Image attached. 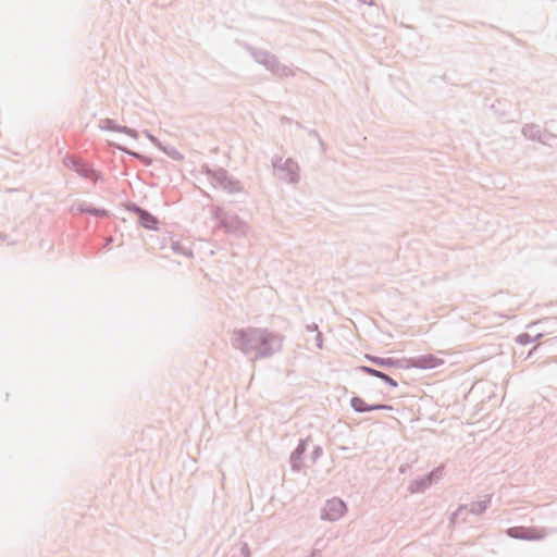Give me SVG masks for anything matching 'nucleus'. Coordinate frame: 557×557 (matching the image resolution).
<instances>
[{
    "label": "nucleus",
    "mask_w": 557,
    "mask_h": 557,
    "mask_svg": "<svg viewBox=\"0 0 557 557\" xmlns=\"http://www.w3.org/2000/svg\"><path fill=\"white\" fill-rule=\"evenodd\" d=\"M284 336L265 327L235 330L231 336L233 348L253 360L270 358L282 350Z\"/></svg>",
    "instance_id": "1"
},
{
    "label": "nucleus",
    "mask_w": 557,
    "mask_h": 557,
    "mask_svg": "<svg viewBox=\"0 0 557 557\" xmlns=\"http://www.w3.org/2000/svg\"><path fill=\"white\" fill-rule=\"evenodd\" d=\"M245 47L251 58L273 75L281 78L295 76V71L290 66L282 64L278 58L269 50L259 49L250 45Z\"/></svg>",
    "instance_id": "2"
},
{
    "label": "nucleus",
    "mask_w": 557,
    "mask_h": 557,
    "mask_svg": "<svg viewBox=\"0 0 557 557\" xmlns=\"http://www.w3.org/2000/svg\"><path fill=\"white\" fill-rule=\"evenodd\" d=\"M212 214L219 221L220 227H222L225 233L238 238L246 237L248 235V224L237 214L230 213L221 207H214L212 209Z\"/></svg>",
    "instance_id": "3"
},
{
    "label": "nucleus",
    "mask_w": 557,
    "mask_h": 557,
    "mask_svg": "<svg viewBox=\"0 0 557 557\" xmlns=\"http://www.w3.org/2000/svg\"><path fill=\"white\" fill-rule=\"evenodd\" d=\"M271 163L274 175L280 181L289 185H297L300 182V166L295 159L274 156Z\"/></svg>",
    "instance_id": "4"
},
{
    "label": "nucleus",
    "mask_w": 557,
    "mask_h": 557,
    "mask_svg": "<svg viewBox=\"0 0 557 557\" xmlns=\"http://www.w3.org/2000/svg\"><path fill=\"white\" fill-rule=\"evenodd\" d=\"M202 171L214 188H221L227 194H237L243 190L240 182L231 177L227 171L222 168L212 170L206 165L202 168Z\"/></svg>",
    "instance_id": "5"
},
{
    "label": "nucleus",
    "mask_w": 557,
    "mask_h": 557,
    "mask_svg": "<svg viewBox=\"0 0 557 557\" xmlns=\"http://www.w3.org/2000/svg\"><path fill=\"white\" fill-rule=\"evenodd\" d=\"M63 163L66 168L74 171L81 177L91 180L94 183L102 181V175L79 158L65 157L63 159Z\"/></svg>",
    "instance_id": "6"
},
{
    "label": "nucleus",
    "mask_w": 557,
    "mask_h": 557,
    "mask_svg": "<svg viewBox=\"0 0 557 557\" xmlns=\"http://www.w3.org/2000/svg\"><path fill=\"white\" fill-rule=\"evenodd\" d=\"M346 511V503L338 497H333L327 499L322 507L320 518L323 521L335 522L343 518Z\"/></svg>",
    "instance_id": "7"
},
{
    "label": "nucleus",
    "mask_w": 557,
    "mask_h": 557,
    "mask_svg": "<svg viewBox=\"0 0 557 557\" xmlns=\"http://www.w3.org/2000/svg\"><path fill=\"white\" fill-rule=\"evenodd\" d=\"M507 535L525 541H540L547 535V531L544 528H531V527H512L507 529Z\"/></svg>",
    "instance_id": "8"
},
{
    "label": "nucleus",
    "mask_w": 557,
    "mask_h": 557,
    "mask_svg": "<svg viewBox=\"0 0 557 557\" xmlns=\"http://www.w3.org/2000/svg\"><path fill=\"white\" fill-rule=\"evenodd\" d=\"M404 369L417 368V369H434L444 363V361L433 355H422L418 357L404 359Z\"/></svg>",
    "instance_id": "9"
},
{
    "label": "nucleus",
    "mask_w": 557,
    "mask_h": 557,
    "mask_svg": "<svg viewBox=\"0 0 557 557\" xmlns=\"http://www.w3.org/2000/svg\"><path fill=\"white\" fill-rule=\"evenodd\" d=\"M490 504H491V496H486V498L483 500H476V502L470 503L469 505L459 506L457 508V510H455L451 513L450 523H453V524L456 523L458 516L461 515L463 511H467V512L473 513V515H481L488 508Z\"/></svg>",
    "instance_id": "10"
},
{
    "label": "nucleus",
    "mask_w": 557,
    "mask_h": 557,
    "mask_svg": "<svg viewBox=\"0 0 557 557\" xmlns=\"http://www.w3.org/2000/svg\"><path fill=\"white\" fill-rule=\"evenodd\" d=\"M127 210L129 212H134L138 216L139 224L147 230L154 231L158 230V220L147 210L140 208L136 203H129L127 206Z\"/></svg>",
    "instance_id": "11"
},
{
    "label": "nucleus",
    "mask_w": 557,
    "mask_h": 557,
    "mask_svg": "<svg viewBox=\"0 0 557 557\" xmlns=\"http://www.w3.org/2000/svg\"><path fill=\"white\" fill-rule=\"evenodd\" d=\"M440 471V468L432 470L430 473L412 480L408 490L411 494H419L426 491L434 482L435 474Z\"/></svg>",
    "instance_id": "12"
},
{
    "label": "nucleus",
    "mask_w": 557,
    "mask_h": 557,
    "mask_svg": "<svg viewBox=\"0 0 557 557\" xmlns=\"http://www.w3.org/2000/svg\"><path fill=\"white\" fill-rule=\"evenodd\" d=\"M521 133L524 136V138L533 141H539L542 144H547L548 140L553 138V135L543 133L541 127L536 124H525L522 127Z\"/></svg>",
    "instance_id": "13"
},
{
    "label": "nucleus",
    "mask_w": 557,
    "mask_h": 557,
    "mask_svg": "<svg viewBox=\"0 0 557 557\" xmlns=\"http://www.w3.org/2000/svg\"><path fill=\"white\" fill-rule=\"evenodd\" d=\"M307 442L308 438L301 440L290 454L289 463L294 472H299L302 469V459L307 449Z\"/></svg>",
    "instance_id": "14"
},
{
    "label": "nucleus",
    "mask_w": 557,
    "mask_h": 557,
    "mask_svg": "<svg viewBox=\"0 0 557 557\" xmlns=\"http://www.w3.org/2000/svg\"><path fill=\"white\" fill-rule=\"evenodd\" d=\"M99 128L101 131H112V132H119L126 134L135 139H137L138 135L135 129H132L127 126H121L117 125L113 120L111 119H103L100 121Z\"/></svg>",
    "instance_id": "15"
},
{
    "label": "nucleus",
    "mask_w": 557,
    "mask_h": 557,
    "mask_svg": "<svg viewBox=\"0 0 557 557\" xmlns=\"http://www.w3.org/2000/svg\"><path fill=\"white\" fill-rule=\"evenodd\" d=\"M366 359L370 360L374 364L384 368H404V359L394 358H382L372 355H366Z\"/></svg>",
    "instance_id": "16"
},
{
    "label": "nucleus",
    "mask_w": 557,
    "mask_h": 557,
    "mask_svg": "<svg viewBox=\"0 0 557 557\" xmlns=\"http://www.w3.org/2000/svg\"><path fill=\"white\" fill-rule=\"evenodd\" d=\"M359 370L369 375L377 377V380H382L383 382H385L388 386H391L393 388L398 386V383L393 377L388 376L386 373H384L380 370H376V369H373V368H370L367 366H361L359 368Z\"/></svg>",
    "instance_id": "17"
},
{
    "label": "nucleus",
    "mask_w": 557,
    "mask_h": 557,
    "mask_svg": "<svg viewBox=\"0 0 557 557\" xmlns=\"http://www.w3.org/2000/svg\"><path fill=\"white\" fill-rule=\"evenodd\" d=\"M350 406L356 412H368L371 411L370 406L367 405L366 401L360 397H352L350 399Z\"/></svg>",
    "instance_id": "18"
},
{
    "label": "nucleus",
    "mask_w": 557,
    "mask_h": 557,
    "mask_svg": "<svg viewBox=\"0 0 557 557\" xmlns=\"http://www.w3.org/2000/svg\"><path fill=\"white\" fill-rule=\"evenodd\" d=\"M232 557H250V549L247 543L232 548Z\"/></svg>",
    "instance_id": "19"
},
{
    "label": "nucleus",
    "mask_w": 557,
    "mask_h": 557,
    "mask_svg": "<svg viewBox=\"0 0 557 557\" xmlns=\"http://www.w3.org/2000/svg\"><path fill=\"white\" fill-rule=\"evenodd\" d=\"M78 210H79L81 212L89 213V214H91V215H96V216H107V215H108L107 210H104V209H98V208H94V207H84V206H79V207H78Z\"/></svg>",
    "instance_id": "20"
},
{
    "label": "nucleus",
    "mask_w": 557,
    "mask_h": 557,
    "mask_svg": "<svg viewBox=\"0 0 557 557\" xmlns=\"http://www.w3.org/2000/svg\"><path fill=\"white\" fill-rule=\"evenodd\" d=\"M159 149L162 150L164 153H166L174 160H177V161L183 160L182 153L178 152L174 147H166L161 144V147H159Z\"/></svg>",
    "instance_id": "21"
},
{
    "label": "nucleus",
    "mask_w": 557,
    "mask_h": 557,
    "mask_svg": "<svg viewBox=\"0 0 557 557\" xmlns=\"http://www.w3.org/2000/svg\"><path fill=\"white\" fill-rule=\"evenodd\" d=\"M172 249L180 255H184L188 258L193 257V251L190 249L184 248L180 243H173Z\"/></svg>",
    "instance_id": "22"
},
{
    "label": "nucleus",
    "mask_w": 557,
    "mask_h": 557,
    "mask_svg": "<svg viewBox=\"0 0 557 557\" xmlns=\"http://www.w3.org/2000/svg\"><path fill=\"white\" fill-rule=\"evenodd\" d=\"M516 342L521 345H528L533 343L534 338L528 333H522L517 336Z\"/></svg>",
    "instance_id": "23"
},
{
    "label": "nucleus",
    "mask_w": 557,
    "mask_h": 557,
    "mask_svg": "<svg viewBox=\"0 0 557 557\" xmlns=\"http://www.w3.org/2000/svg\"><path fill=\"white\" fill-rule=\"evenodd\" d=\"M323 454V449L321 446L317 445L312 453H311V460H312V463H314Z\"/></svg>",
    "instance_id": "24"
},
{
    "label": "nucleus",
    "mask_w": 557,
    "mask_h": 557,
    "mask_svg": "<svg viewBox=\"0 0 557 557\" xmlns=\"http://www.w3.org/2000/svg\"><path fill=\"white\" fill-rule=\"evenodd\" d=\"M145 136L158 148L161 147V143L154 137L149 131H144Z\"/></svg>",
    "instance_id": "25"
},
{
    "label": "nucleus",
    "mask_w": 557,
    "mask_h": 557,
    "mask_svg": "<svg viewBox=\"0 0 557 557\" xmlns=\"http://www.w3.org/2000/svg\"><path fill=\"white\" fill-rule=\"evenodd\" d=\"M370 408H371V411L372 410H393L392 406L384 405V404L371 405Z\"/></svg>",
    "instance_id": "26"
},
{
    "label": "nucleus",
    "mask_w": 557,
    "mask_h": 557,
    "mask_svg": "<svg viewBox=\"0 0 557 557\" xmlns=\"http://www.w3.org/2000/svg\"><path fill=\"white\" fill-rule=\"evenodd\" d=\"M121 149L123 150V148H121ZM124 151L129 153L131 156L137 158V159L143 160L146 164H150V160L148 158H146V157H144V156L137 153V152H131V151L125 150V149H124Z\"/></svg>",
    "instance_id": "27"
},
{
    "label": "nucleus",
    "mask_w": 557,
    "mask_h": 557,
    "mask_svg": "<svg viewBox=\"0 0 557 557\" xmlns=\"http://www.w3.org/2000/svg\"><path fill=\"white\" fill-rule=\"evenodd\" d=\"M315 345L319 349H322L323 347V339H322V333L318 332L315 335Z\"/></svg>",
    "instance_id": "28"
},
{
    "label": "nucleus",
    "mask_w": 557,
    "mask_h": 557,
    "mask_svg": "<svg viewBox=\"0 0 557 557\" xmlns=\"http://www.w3.org/2000/svg\"><path fill=\"white\" fill-rule=\"evenodd\" d=\"M307 557H322V550L319 548H313Z\"/></svg>",
    "instance_id": "29"
},
{
    "label": "nucleus",
    "mask_w": 557,
    "mask_h": 557,
    "mask_svg": "<svg viewBox=\"0 0 557 557\" xmlns=\"http://www.w3.org/2000/svg\"><path fill=\"white\" fill-rule=\"evenodd\" d=\"M306 329H307L308 332H315V333L320 332L319 329H318V325L315 323L308 324L306 326Z\"/></svg>",
    "instance_id": "30"
},
{
    "label": "nucleus",
    "mask_w": 557,
    "mask_h": 557,
    "mask_svg": "<svg viewBox=\"0 0 557 557\" xmlns=\"http://www.w3.org/2000/svg\"><path fill=\"white\" fill-rule=\"evenodd\" d=\"M358 1H359L360 3L368 4V5H370V7L374 4L373 0H358Z\"/></svg>",
    "instance_id": "31"
},
{
    "label": "nucleus",
    "mask_w": 557,
    "mask_h": 557,
    "mask_svg": "<svg viewBox=\"0 0 557 557\" xmlns=\"http://www.w3.org/2000/svg\"><path fill=\"white\" fill-rule=\"evenodd\" d=\"M111 243H112V237L107 238L106 246H108V245H109V244H111Z\"/></svg>",
    "instance_id": "32"
}]
</instances>
